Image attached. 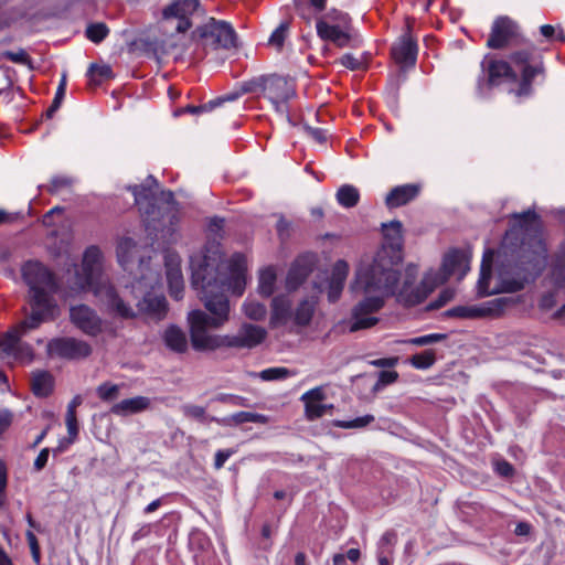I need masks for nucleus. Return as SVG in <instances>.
Returning a JSON list of instances; mask_svg holds the SVG:
<instances>
[{
    "label": "nucleus",
    "mask_w": 565,
    "mask_h": 565,
    "mask_svg": "<svg viewBox=\"0 0 565 565\" xmlns=\"http://www.w3.org/2000/svg\"><path fill=\"white\" fill-rule=\"evenodd\" d=\"M207 256L193 259V288L200 292L204 307L210 312L192 310L188 315L190 338L195 351H214L220 348L253 349L260 344L267 332L263 327L244 323L235 334H211L207 328H218L228 320L230 303L224 290H232L241 296L246 285V258L242 254H234L228 262L230 279L222 281L221 286L213 287L215 268L218 259L216 244L209 248Z\"/></svg>",
    "instance_id": "obj_1"
},
{
    "label": "nucleus",
    "mask_w": 565,
    "mask_h": 565,
    "mask_svg": "<svg viewBox=\"0 0 565 565\" xmlns=\"http://www.w3.org/2000/svg\"><path fill=\"white\" fill-rule=\"evenodd\" d=\"M515 223L507 233L508 236L521 237V244L502 262L498 273L499 285L490 287L492 277L493 250L483 254L480 275L477 282V295L487 297L499 292H515L534 281L547 264V248L541 236L539 215L527 210L513 214Z\"/></svg>",
    "instance_id": "obj_2"
},
{
    "label": "nucleus",
    "mask_w": 565,
    "mask_h": 565,
    "mask_svg": "<svg viewBox=\"0 0 565 565\" xmlns=\"http://www.w3.org/2000/svg\"><path fill=\"white\" fill-rule=\"evenodd\" d=\"M382 227L387 243L375 254L371 265L356 271L355 280L351 285L353 291L365 295L352 309L351 332L376 324L379 319L372 315L382 309L385 298L397 290L402 260V223L391 221Z\"/></svg>",
    "instance_id": "obj_3"
},
{
    "label": "nucleus",
    "mask_w": 565,
    "mask_h": 565,
    "mask_svg": "<svg viewBox=\"0 0 565 565\" xmlns=\"http://www.w3.org/2000/svg\"><path fill=\"white\" fill-rule=\"evenodd\" d=\"M73 292L92 291L99 303L110 315L121 319L136 317L134 308L118 295L114 286L103 274V255L97 246L85 249L82 268L74 266L73 275L67 279Z\"/></svg>",
    "instance_id": "obj_4"
},
{
    "label": "nucleus",
    "mask_w": 565,
    "mask_h": 565,
    "mask_svg": "<svg viewBox=\"0 0 565 565\" xmlns=\"http://www.w3.org/2000/svg\"><path fill=\"white\" fill-rule=\"evenodd\" d=\"M128 190L135 198L148 234L157 239L161 237L164 242H171L180 221L173 193L162 192V198L158 199V182L152 175H149L145 183L131 185Z\"/></svg>",
    "instance_id": "obj_5"
},
{
    "label": "nucleus",
    "mask_w": 565,
    "mask_h": 565,
    "mask_svg": "<svg viewBox=\"0 0 565 565\" xmlns=\"http://www.w3.org/2000/svg\"><path fill=\"white\" fill-rule=\"evenodd\" d=\"M470 258L471 254L469 250L450 249L445 254L440 269L426 273L418 286L414 285L416 280L415 269L408 268L405 273L403 285L397 292L398 301L406 306L418 305L450 276L457 275L459 280L462 279L470 270Z\"/></svg>",
    "instance_id": "obj_6"
},
{
    "label": "nucleus",
    "mask_w": 565,
    "mask_h": 565,
    "mask_svg": "<svg viewBox=\"0 0 565 565\" xmlns=\"http://www.w3.org/2000/svg\"><path fill=\"white\" fill-rule=\"evenodd\" d=\"M22 276L31 291L32 312L23 324L36 328L49 316L53 315L49 292L56 289V282L52 273L40 262H26L22 267Z\"/></svg>",
    "instance_id": "obj_7"
},
{
    "label": "nucleus",
    "mask_w": 565,
    "mask_h": 565,
    "mask_svg": "<svg viewBox=\"0 0 565 565\" xmlns=\"http://www.w3.org/2000/svg\"><path fill=\"white\" fill-rule=\"evenodd\" d=\"M158 284V273L150 271L148 275H142L131 284L130 294L132 298L137 300L136 306L139 311L161 318L167 311L166 298L150 292Z\"/></svg>",
    "instance_id": "obj_8"
},
{
    "label": "nucleus",
    "mask_w": 565,
    "mask_h": 565,
    "mask_svg": "<svg viewBox=\"0 0 565 565\" xmlns=\"http://www.w3.org/2000/svg\"><path fill=\"white\" fill-rule=\"evenodd\" d=\"M192 40L212 49L236 47L237 35L231 23L210 18L192 32Z\"/></svg>",
    "instance_id": "obj_9"
},
{
    "label": "nucleus",
    "mask_w": 565,
    "mask_h": 565,
    "mask_svg": "<svg viewBox=\"0 0 565 565\" xmlns=\"http://www.w3.org/2000/svg\"><path fill=\"white\" fill-rule=\"evenodd\" d=\"M533 50H521L513 52L510 55V61L521 67V81L519 84V88L516 89L518 96H530L533 92L532 84L535 77H545V67L542 58L540 57L537 61H532Z\"/></svg>",
    "instance_id": "obj_10"
},
{
    "label": "nucleus",
    "mask_w": 565,
    "mask_h": 565,
    "mask_svg": "<svg viewBox=\"0 0 565 565\" xmlns=\"http://www.w3.org/2000/svg\"><path fill=\"white\" fill-rule=\"evenodd\" d=\"M264 96L271 103L274 109L284 116L288 115V100L295 96L292 84L282 76L271 75L263 81Z\"/></svg>",
    "instance_id": "obj_11"
},
{
    "label": "nucleus",
    "mask_w": 565,
    "mask_h": 565,
    "mask_svg": "<svg viewBox=\"0 0 565 565\" xmlns=\"http://www.w3.org/2000/svg\"><path fill=\"white\" fill-rule=\"evenodd\" d=\"M47 348L51 354L68 360L85 359L92 354L88 342L71 337L53 339Z\"/></svg>",
    "instance_id": "obj_12"
},
{
    "label": "nucleus",
    "mask_w": 565,
    "mask_h": 565,
    "mask_svg": "<svg viewBox=\"0 0 565 565\" xmlns=\"http://www.w3.org/2000/svg\"><path fill=\"white\" fill-rule=\"evenodd\" d=\"M518 36L519 25L509 17H499L492 23L487 46L500 50L514 43Z\"/></svg>",
    "instance_id": "obj_13"
},
{
    "label": "nucleus",
    "mask_w": 565,
    "mask_h": 565,
    "mask_svg": "<svg viewBox=\"0 0 565 565\" xmlns=\"http://www.w3.org/2000/svg\"><path fill=\"white\" fill-rule=\"evenodd\" d=\"M70 318L76 328L89 337H97L104 330L103 319L86 305L72 307Z\"/></svg>",
    "instance_id": "obj_14"
},
{
    "label": "nucleus",
    "mask_w": 565,
    "mask_h": 565,
    "mask_svg": "<svg viewBox=\"0 0 565 565\" xmlns=\"http://www.w3.org/2000/svg\"><path fill=\"white\" fill-rule=\"evenodd\" d=\"M223 226H224V220L221 218V217H213L210 220L209 222V232L214 236L212 239H209L206 242V244L204 245L203 249L194 255L191 256L190 258V267H191V284L193 285V259L199 257V256H207L210 255L211 253L209 252V248L212 244H216L217 245V249H218V259H217V263H216V268H215V279L212 280V286L213 287H217V286H221L222 281H227L230 279V276L226 277V278H222L221 277V274H220V268H221V265H222V252H221V243L218 241V238L221 237V232L223 230Z\"/></svg>",
    "instance_id": "obj_15"
},
{
    "label": "nucleus",
    "mask_w": 565,
    "mask_h": 565,
    "mask_svg": "<svg viewBox=\"0 0 565 565\" xmlns=\"http://www.w3.org/2000/svg\"><path fill=\"white\" fill-rule=\"evenodd\" d=\"M30 329L23 324L7 332L6 337L0 341V349L8 355H12L21 361L30 362L33 358L32 348L20 341L22 331Z\"/></svg>",
    "instance_id": "obj_16"
},
{
    "label": "nucleus",
    "mask_w": 565,
    "mask_h": 565,
    "mask_svg": "<svg viewBox=\"0 0 565 565\" xmlns=\"http://www.w3.org/2000/svg\"><path fill=\"white\" fill-rule=\"evenodd\" d=\"M407 31L393 44L391 53L394 61L402 66H414L417 60V43L411 34V24H406Z\"/></svg>",
    "instance_id": "obj_17"
},
{
    "label": "nucleus",
    "mask_w": 565,
    "mask_h": 565,
    "mask_svg": "<svg viewBox=\"0 0 565 565\" xmlns=\"http://www.w3.org/2000/svg\"><path fill=\"white\" fill-rule=\"evenodd\" d=\"M504 306L503 299H493L479 306H458L448 309L445 315L451 318L477 319L498 315Z\"/></svg>",
    "instance_id": "obj_18"
},
{
    "label": "nucleus",
    "mask_w": 565,
    "mask_h": 565,
    "mask_svg": "<svg viewBox=\"0 0 565 565\" xmlns=\"http://www.w3.org/2000/svg\"><path fill=\"white\" fill-rule=\"evenodd\" d=\"M199 7V0H178L163 9L162 17L166 20L178 19L177 31L183 33L191 28L189 15L193 14Z\"/></svg>",
    "instance_id": "obj_19"
},
{
    "label": "nucleus",
    "mask_w": 565,
    "mask_h": 565,
    "mask_svg": "<svg viewBox=\"0 0 565 565\" xmlns=\"http://www.w3.org/2000/svg\"><path fill=\"white\" fill-rule=\"evenodd\" d=\"M351 25L332 24L327 19H318L316 30L318 36L323 41H330L338 47H345L350 44Z\"/></svg>",
    "instance_id": "obj_20"
},
{
    "label": "nucleus",
    "mask_w": 565,
    "mask_h": 565,
    "mask_svg": "<svg viewBox=\"0 0 565 565\" xmlns=\"http://www.w3.org/2000/svg\"><path fill=\"white\" fill-rule=\"evenodd\" d=\"M167 280L169 294L175 300L183 298L184 281L180 268V259L174 254H169L166 258Z\"/></svg>",
    "instance_id": "obj_21"
},
{
    "label": "nucleus",
    "mask_w": 565,
    "mask_h": 565,
    "mask_svg": "<svg viewBox=\"0 0 565 565\" xmlns=\"http://www.w3.org/2000/svg\"><path fill=\"white\" fill-rule=\"evenodd\" d=\"M420 188L417 184H403L393 188L385 198V204L388 209L403 206L415 200L419 194Z\"/></svg>",
    "instance_id": "obj_22"
},
{
    "label": "nucleus",
    "mask_w": 565,
    "mask_h": 565,
    "mask_svg": "<svg viewBox=\"0 0 565 565\" xmlns=\"http://www.w3.org/2000/svg\"><path fill=\"white\" fill-rule=\"evenodd\" d=\"M151 406V399L147 396H135L122 399L114 404L110 413L117 416L126 417L147 411Z\"/></svg>",
    "instance_id": "obj_23"
},
{
    "label": "nucleus",
    "mask_w": 565,
    "mask_h": 565,
    "mask_svg": "<svg viewBox=\"0 0 565 565\" xmlns=\"http://www.w3.org/2000/svg\"><path fill=\"white\" fill-rule=\"evenodd\" d=\"M312 262L308 257H299L291 265L287 278L286 286L289 290L297 289L312 271Z\"/></svg>",
    "instance_id": "obj_24"
},
{
    "label": "nucleus",
    "mask_w": 565,
    "mask_h": 565,
    "mask_svg": "<svg viewBox=\"0 0 565 565\" xmlns=\"http://www.w3.org/2000/svg\"><path fill=\"white\" fill-rule=\"evenodd\" d=\"M348 273L349 266L344 260H338L334 264L328 285V300L330 302H335L340 298Z\"/></svg>",
    "instance_id": "obj_25"
},
{
    "label": "nucleus",
    "mask_w": 565,
    "mask_h": 565,
    "mask_svg": "<svg viewBox=\"0 0 565 565\" xmlns=\"http://www.w3.org/2000/svg\"><path fill=\"white\" fill-rule=\"evenodd\" d=\"M292 319L291 301L287 296H277L271 301L270 323L274 327L285 326Z\"/></svg>",
    "instance_id": "obj_26"
},
{
    "label": "nucleus",
    "mask_w": 565,
    "mask_h": 565,
    "mask_svg": "<svg viewBox=\"0 0 565 565\" xmlns=\"http://www.w3.org/2000/svg\"><path fill=\"white\" fill-rule=\"evenodd\" d=\"M162 338L166 347L175 353H184L188 350L189 343L185 332L174 324L164 330Z\"/></svg>",
    "instance_id": "obj_27"
},
{
    "label": "nucleus",
    "mask_w": 565,
    "mask_h": 565,
    "mask_svg": "<svg viewBox=\"0 0 565 565\" xmlns=\"http://www.w3.org/2000/svg\"><path fill=\"white\" fill-rule=\"evenodd\" d=\"M488 82L490 85H498L503 77L515 78L510 64L505 61L490 60L487 65Z\"/></svg>",
    "instance_id": "obj_28"
},
{
    "label": "nucleus",
    "mask_w": 565,
    "mask_h": 565,
    "mask_svg": "<svg viewBox=\"0 0 565 565\" xmlns=\"http://www.w3.org/2000/svg\"><path fill=\"white\" fill-rule=\"evenodd\" d=\"M216 420L225 426H237L245 423L267 424L268 417L258 413L238 412Z\"/></svg>",
    "instance_id": "obj_29"
},
{
    "label": "nucleus",
    "mask_w": 565,
    "mask_h": 565,
    "mask_svg": "<svg viewBox=\"0 0 565 565\" xmlns=\"http://www.w3.org/2000/svg\"><path fill=\"white\" fill-rule=\"evenodd\" d=\"M335 199L342 207L351 209L358 205L360 201V192L358 188L352 184H343L338 189Z\"/></svg>",
    "instance_id": "obj_30"
},
{
    "label": "nucleus",
    "mask_w": 565,
    "mask_h": 565,
    "mask_svg": "<svg viewBox=\"0 0 565 565\" xmlns=\"http://www.w3.org/2000/svg\"><path fill=\"white\" fill-rule=\"evenodd\" d=\"M327 0H296V12L303 20L310 22L313 13L324 10Z\"/></svg>",
    "instance_id": "obj_31"
},
{
    "label": "nucleus",
    "mask_w": 565,
    "mask_h": 565,
    "mask_svg": "<svg viewBox=\"0 0 565 565\" xmlns=\"http://www.w3.org/2000/svg\"><path fill=\"white\" fill-rule=\"evenodd\" d=\"M316 308V301L313 299H303L295 312H292V321L297 326H308L312 319L313 312Z\"/></svg>",
    "instance_id": "obj_32"
},
{
    "label": "nucleus",
    "mask_w": 565,
    "mask_h": 565,
    "mask_svg": "<svg viewBox=\"0 0 565 565\" xmlns=\"http://www.w3.org/2000/svg\"><path fill=\"white\" fill-rule=\"evenodd\" d=\"M53 388V377L50 373L41 371L33 374L32 391L36 396H47Z\"/></svg>",
    "instance_id": "obj_33"
},
{
    "label": "nucleus",
    "mask_w": 565,
    "mask_h": 565,
    "mask_svg": "<svg viewBox=\"0 0 565 565\" xmlns=\"http://www.w3.org/2000/svg\"><path fill=\"white\" fill-rule=\"evenodd\" d=\"M296 374V371L284 366L268 367L258 373H252L254 377H258L265 382L282 381Z\"/></svg>",
    "instance_id": "obj_34"
},
{
    "label": "nucleus",
    "mask_w": 565,
    "mask_h": 565,
    "mask_svg": "<svg viewBox=\"0 0 565 565\" xmlns=\"http://www.w3.org/2000/svg\"><path fill=\"white\" fill-rule=\"evenodd\" d=\"M137 252V244L131 237H124L119 241L117 246V257L119 263L126 266L132 262Z\"/></svg>",
    "instance_id": "obj_35"
},
{
    "label": "nucleus",
    "mask_w": 565,
    "mask_h": 565,
    "mask_svg": "<svg viewBox=\"0 0 565 565\" xmlns=\"http://www.w3.org/2000/svg\"><path fill=\"white\" fill-rule=\"evenodd\" d=\"M276 282V273L274 268L268 267L260 271L259 274V282H258V291L260 295L265 297H269L274 292V287Z\"/></svg>",
    "instance_id": "obj_36"
},
{
    "label": "nucleus",
    "mask_w": 565,
    "mask_h": 565,
    "mask_svg": "<svg viewBox=\"0 0 565 565\" xmlns=\"http://www.w3.org/2000/svg\"><path fill=\"white\" fill-rule=\"evenodd\" d=\"M397 543V534L395 531H386L377 542L376 554L393 556L394 547Z\"/></svg>",
    "instance_id": "obj_37"
},
{
    "label": "nucleus",
    "mask_w": 565,
    "mask_h": 565,
    "mask_svg": "<svg viewBox=\"0 0 565 565\" xmlns=\"http://www.w3.org/2000/svg\"><path fill=\"white\" fill-rule=\"evenodd\" d=\"M552 278L557 287H562L565 282V243L562 244L556 256V260L552 269Z\"/></svg>",
    "instance_id": "obj_38"
},
{
    "label": "nucleus",
    "mask_w": 565,
    "mask_h": 565,
    "mask_svg": "<svg viewBox=\"0 0 565 565\" xmlns=\"http://www.w3.org/2000/svg\"><path fill=\"white\" fill-rule=\"evenodd\" d=\"M243 310L247 318L255 321H260L266 317L267 309L265 305L256 301L247 299L243 303Z\"/></svg>",
    "instance_id": "obj_39"
},
{
    "label": "nucleus",
    "mask_w": 565,
    "mask_h": 565,
    "mask_svg": "<svg viewBox=\"0 0 565 565\" xmlns=\"http://www.w3.org/2000/svg\"><path fill=\"white\" fill-rule=\"evenodd\" d=\"M436 361L435 351L425 350L420 353L414 354L409 359V363L418 370H427L434 365Z\"/></svg>",
    "instance_id": "obj_40"
},
{
    "label": "nucleus",
    "mask_w": 565,
    "mask_h": 565,
    "mask_svg": "<svg viewBox=\"0 0 565 565\" xmlns=\"http://www.w3.org/2000/svg\"><path fill=\"white\" fill-rule=\"evenodd\" d=\"M305 403V414L309 420H315L322 417L327 411L332 409L333 405L319 404L317 402L307 401Z\"/></svg>",
    "instance_id": "obj_41"
},
{
    "label": "nucleus",
    "mask_w": 565,
    "mask_h": 565,
    "mask_svg": "<svg viewBox=\"0 0 565 565\" xmlns=\"http://www.w3.org/2000/svg\"><path fill=\"white\" fill-rule=\"evenodd\" d=\"M0 57L17 64L26 65L30 70H33L32 60L23 49H19L17 52L4 51L0 54Z\"/></svg>",
    "instance_id": "obj_42"
},
{
    "label": "nucleus",
    "mask_w": 565,
    "mask_h": 565,
    "mask_svg": "<svg viewBox=\"0 0 565 565\" xmlns=\"http://www.w3.org/2000/svg\"><path fill=\"white\" fill-rule=\"evenodd\" d=\"M109 33L105 23H92L86 28V36L94 43H100Z\"/></svg>",
    "instance_id": "obj_43"
},
{
    "label": "nucleus",
    "mask_w": 565,
    "mask_h": 565,
    "mask_svg": "<svg viewBox=\"0 0 565 565\" xmlns=\"http://www.w3.org/2000/svg\"><path fill=\"white\" fill-rule=\"evenodd\" d=\"M119 388L120 386L117 384L103 383L97 387L96 392L102 401L110 402L119 396Z\"/></svg>",
    "instance_id": "obj_44"
},
{
    "label": "nucleus",
    "mask_w": 565,
    "mask_h": 565,
    "mask_svg": "<svg viewBox=\"0 0 565 565\" xmlns=\"http://www.w3.org/2000/svg\"><path fill=\"white\" fill-rule=\"evenodd\" d=\"M373 420H374L373 415H364L361 417H356L352 420H335L334 426H337L339 428H345V429L362 428V427H365L369 424H371Z\"/></svg>",
    "instance_id": "obj_45"
},
{
    "label": "nucleus",
    "mask_w": 565,
    "mask_h": 565,
    "mask_svg": "<svg viewBox=\"0 0 565 565\" xmlns=\"http://www.w3.org/2000/svg\"><path fill=\"white\" fill-rule=\"evenodd\" d=\"M446 339L444 333H430L416 338L408 339L406 342L413 345L424 347L440 342Z\"/></svg>",
    "instance_id": "obj_46"
},
{
    "label": "nucleus",
    "mask_w": 565,
    "mask_h": 565,
    "mask_svg": "<svg viewBox=\"0 0 565 565\" xmlns=\"http://www.w3.org/2000/svg\"><path fill=\"white\" fill-rule=\"evenodd\" d=\"M320 19H327L332 24L350 25L351 19L348 13L332 9Z\"/></svg>",
    "instance_id": "obj_47"
},
{
    "label": "nucleus",
    "mask_w": 565,
    "mask_h": 565,
    "mask_svg": "<svg viewBox=\"0 0 565 565\" xmlns=\"http://www.w3.org/2000/svg\"><path fill=\"white\" fill-rule=\"evenodd\" d=\"M288 32V23H280L279 26L271 33L269 44L280 49L285 42Z\"/></svg>",
    "instance_id": "obj_48"
},
{
    "label": "nucleus",
    "mask_w": 565,
    "mask_h": 565,
    "mask_svg": "<svg viewBox=\"0 0 565 565\" xmlns=\"http://www.w3.org/2000/svg\"><path fill=\"white\" fill-rule=\"evenodd\" d=\"M556 305V292L555 291H547L544 292L540 300H539V309L541 311H550L552 308H554Z\"/></svg>",
    "instance_id": "obj_49"
},
{
    "label": "nucleus",
    "mask_w": 565,
    "mask_h": 565,
    "mask_svg": "<svg viewBox=\"0 0 565 565\" xmlns=\"http://www.w3.org/2000/svg\"><path fill=\"white\" fill-rule=\"evenodd\" d=\"M182 409L183 414L190 418H194L201 422L205 419L206 412L202 406L189 404L184 405Z\"/></svg>",
    "instance_id": "obj_50"
},
{
    "label": "nucleus",
    "mask_w": 565,
    "mask_h": 565,
    "mask_svg": "<svg viewBox=\"0 0 565 565\" xmlns=\"http://www.w3.org/2000/svg\"><path fill=\"white\" fill-rule=\"evenodd\" d=\"M455 296V291L450 288H446L440 291L437 299L430 302V309H439L444 307L447 302H449Z\"/></svg>",
    "instance_id": "obj_51"
},
{
    "label": "nucleus",
    "mask_w": 565,
    "mask_h": 565,
    "mask_svg": "<svg viewBox=\"0 0 565 565\" xmlns=\"http://www.w3.org/2000/svg\"><path fill=\"white\" fill-rule=\"evenodd\" d=\"M326 398V394L322 386H317L303 393L300 397L302 402L312 401L319 403Z\"/></svg>",
    "instance_id": "obj_52"
},
{
    "label": "nucleus",
    "mask_w": 565,
    "mask_h": 565,
    "mask_svg": "<svg viewBox=\"0 0 565 565\" xmlns=\"http://www.w3.org/2000/svg\"><path fill=\"white\" fill-rule=\"evenodd\" d=\"M65 422H66L67 433H68V441L67 443L72 444L76 439L77 434H78V425H77L76 415L66 414Z\"/></svg>",
    "instance_id": "obj_53"
},
{
    "label": "nucleus",
    "mask_w": 565,
    "mask_h": 565,
    "mask_svg": "<svg viewBox=\"0 0 565 565\" xmlns=\"http://www.w3.org/2000/svg\"><path fill=\"white\" fill-rule=\"evenodd\" d=\"M216 401L231 404L233 406H247V399L238 395L221 394L216 397Z\"/></svg>",
    "instance_id": "obj_54"
},
{
    "label": "nucleus",
    "mask_w": 565,
    "mask_h": 565,
    "mask_svg": "<svg viewBox=\"0 0 565 565\" xmlns=\"http://www.w3.org/2000/svg\"><path fill=\"white\" fill-rule=\"evenodd\" d=\"M340 63L341 65H343L344 67L349 68V70H360L363 67V63L361 60H359L358 57H355L353 54L351 53H347L344 54L341 60H340Z\"/></svg>",
    "instance_id": "obj_55"
},
{
    "label": "nucleus",
    "mask_w": 565,
    "mask_h": 565,
    "mask_svg": "<svg viewBox=\"0 0 565 565\" xmlns=\"http://www.w3.org/2000/svg\"><path fill=\"white\" fill-rule=\"evenodd\" d=\"M235 454L234 449H220L215 452L214 468L216 470L223 468L226 460Z\"/></svg>",
    "instance_id": "obj_56"
},
{
    "label": "nucleus",
    "mask_w": 565,
    "mask_h": 565,
    "mask_svg": "<svg viewBox=\"0 0 565 565\" xmlns=\"http://www.w3.org/2000/svg\"><path fill=\"white\" fill-rule=\"evenodd\" d=\"M72 184V179L67 177H54L51 180V184L49 186V191L51 193H56L62 188H68Z\"/></svg>",
    "instance_id": "obj_57"
},
{
    "label": "nucleus",
    "mask_w": 565,
    "mask_h": 565,
    "mask_svg": "<svg viewBox=\"0 0 565 565\" xmlns=\"http://www.w3.org/2000/svg\"><path fill=\"white\" fill-rule=\"evenodd\" d=\"M397 377H398V374L395 371H382L379 374V381L376 383V387L392 384L397 380Z\"/></svg>",
    "instance_id": "obj_58"
},
{
    "label": "nucleus",
    "mask_w": 565,
    "mask_h": 565,
    "mask_svg": "<svg viewBox=\"0 0 565 565\" xmlns=\"http://www.w3.org/2000/svg\"><path fill=\"white\" fill-rule=\"evenodd\" d=\"M95 74H98L100 77H109L111 75V68L107 65L98 66L96 64H92L88 68L87 75L93 77Z\"/></svg>",
    "instance_id": "obj_59"
},
{
    "label": "nucleus",
    "mask_w": 565,
    "mask_h": 565,
    "mask_svg": "<svg viewBox=\"0 0 565 565\" xmlns=\"http://www.w3.org/2000/svg\"><path fill=\"white\" fill-rule=\"evenodd\" d=\"M49 449L47 448H44L40 451V454L38 455V457L35 458L34 460V469L40 471L42 470L45 465L47 463V460H49Z\"/></svg>",
    "instance_id": "obj_60"
},
{
    "label": "nucleus",
    "mask_w": 565,
    "mask_h": 565,
    "mask_svg": "<svg viewBox=\"0 0 565 565\" xmlns=\"http://www.w3.org/2000/svg\"><path fill=\"white\" fill-rule=\"evenodd\" d=\"M306 130L308 131L310 137H312L320 143L327 140V131L321 128L306 127Z\"/></svg>",
    "instance_id": "obj_61"
},
{
    "label": "nucleus",
    "mask_w": 565,
    "mask_h": 565,
    "mask_svg": "<svg viewBox=\"0 0 565 565\" xmlns=\"http://www.w3.org/2000/svg\"><path fill=\"white\" fill-rule=\"evenodd\" d=\"M26 539L32 551V555L36 562L40 559L39 545L35 535L31 532H26Z\"/></svg>",
    "instance_id": "obj_62"
},
{
    "label": "nucleus",
    "mask_w": 565,
    "mask_h": 565,
    "mask_svg": "<svg viewBox=\"0 0 565 565\" xmlns=\"http://www.w3.org/2000/svg\"><path fill=\"white\" fill-rule=\"evenodd\" d=\"M211 110L209 103L202 105V106H186L185 108H181L178 111H175V116L181 115L182 113H190V114H199L202 111Z\"/></svg>",
    "instance_id": "obj_63"
},
{
    "label": "nucleus",
    "mask_w": 565,
    "mask_h": 565,
    "mask_svg": "<svg viewBox=\"0 0 565 565\" xmlns=\"http://www.w3.org/2000/svg\"><path fill=\"white\" fill-rule=\"evenodd\" d=\"M497 471L500 476L510 477L513 475V467L508 461L498 462Z\"/></svg>",
    "instance_id": "obj_64"
}]
</instances>
